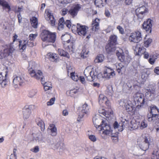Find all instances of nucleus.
<instances>
[{"instance_id": "58", "label": "nucleus", "mask_w": 159, "mask_h": 159, "mask_svg": "<svg viewBox=\"0 0 159 159\" xmlns=\"http://www.w3.org/2000/svg\"><path fill=\"white\" fill-rule=\"evenodd\" d=\"M89 52L87 49H83L81 53L83 55L84 57H86L88 54Z\"/></svg>"}, {"instance_id": "50", "label": "nucleus", "mask_w": 159, "mask_h": 159, "mask_svg": "<svg viewBox=\"0 0 159 159\" xmlns=\"http://www.w3.org/2000/svg\"><path fill=\"white\" fill-rule=\"evenodd\" d=\"M77 90L74 89H72L70 91H68L66 92L67 94L69 96L72 97L74 95L77 93Z\"/></svg>"}, {"instance_id": "61", "label": "nucleus", "mask_w": 159, "mask_h": 159, "mask_svg": "<svg viewBox=\"0 0 159 159\" xmlns=\"http://www.w3.org/2000/svg\"><path fill=\"white\" fill-rule=\"evenodd\" d=\"M65 24L66 25L67 27L69 28H70L71 26V22L70 20H66L65 23Z\"/></svg>"}, {"instance_id": "56", "label": "nucleus", "mask_w": 159, "mask_h": 159, "mask_svg": "<svg viewBox=\"0 0 159 159\" xmlns=\"http://www.w3.org/2000/svg\"><path fill=\"white\" fill-rule=\"evenodd\" d=\"M55 100V98L54 97L51 98L49 101L47 102V105L48 106H51L53 105Z\"/></svg>"}, {"instance_id": "52", "label": "nucleus", "mask_w": 159, "mask_h": 159, "mask_svg": "<svg viewBox=\"0 0 159 159\" xmlns=\"http://www.w3.org/2000/svg\"><path fill=\"white\" fill-rule=\"evenodd\" d=\"M13 35H14L12 37L13 42L12 43H10L9 44H11V46H12L14 48V46H13V43H14L16 41L18 42V41L19 40L18 39H17L18 36L17 34H14Z\"/></svg>"}, {"instance_id": "64", "label": "nucleus", "mask_w": 159, "mask_h": 159, "mask_svg": "<svg viewBox=\"0 0 159 159\" xmlns=\"http://www.w3.org/2000/svg\"><path fill=\"white\" fill-rule=\"evenodd\" d=\"M154 73L157 75H159V66L156 67L154 70Z\"/></svg>"}, {"instance_id": "1", "label": "nucleus", "mask_w": 159, "mask_h": 159, "mask_svg": "<svg viewBox=\"0 0 159 159\" xmlns=\"http://www.w3.org/2000/svg\"><path fill=\"white\" fill-rule=\"evenodd\" d=\"M96 120H93V122L97 129L99 131L101 136L103 139H105L107 136L109 135L112 133L110 126L105 123V121L102 120L101 124L98 125L96 123Z\"/></svg>"}, {"instance_id": "7", "label": "nucleus", "mask_w": 159, "mask_h": 159, "mask_svg": "<svg viewBox=\"0 0 159 159\" xmlns=\"http://www.w3.org/2000/svg\"><path fill=\"white\" fill-rule=\"evenodd\" d=\"M29 74L30 76L37 80H40L41 83L43 84L44 82V78L43 76L42 72L40 70H38L36 72L35 70L32 68L29 70Z\"/></svg>"}, {"instance_id": "41", "label": "nucleus", "mask_w": 159, "mask_h": 159, "mask_svg": "<svg viewBox=\"0 0 159 159\" xmlns=\"http://www.w3.org/2000/svg\"><path fill=\"white\" fill-rule=\"evenodd\" d=\"M43 85L44 89L45 91L50 89L52 88L51 82H45Z\"/></svg>"}, {"instance_id": "47", "label": "nucleus", "mask_w": 159, "mask_h": 159, "mask_svg": "<svg viewBox=\"0 0 159 159\" xmlns=\"http://www.w3.org/2000/svg\"><path fill=\"white\" fill-rule=\"evenodd\" d=\"M70 77L74 81H77L79 79L78 75L74 72H72L70 74Z\"/></svg>"}, {"instance_id": "43", "label": "nucleus", "mask_w": 159, "mask_h": 159, "mask_svg": "<svg viewBox=\"0 0 159 159\" xmlns=\"http://www.w3.org/2000/svg\"><path fill=\"white\" fill-rule=\"evenodd\" d=\"M150 144L142 142L141 144L139 145V147L142 150L145 151L149 148Z\"/></svg>"}, {"instance_id": "59", "label": "nucleus", "mask_w": 159, "mask_h": 159, "mask_svg": "<svg viewBox=\"0 0 159 159\" xmlns=\"http://www.w3.org/2000/svg\"><path fill=\"white\" fill-rule=\"evenodd\" d=\"M148 75L145 72H143L141 75V78L144 80H146L148 78Z\"/></svg>"}, {"instance_id": "2", "label": "nucleus", "mask_w": 159, "mask_h": 159, "mask_svg": "<svg viewBox=\"0 0 159 159\" xmlns=\"http://www.w3.org/2000/svg\"><path fill=\"white\" fill-rule=\"evenodd\" d=\"M40 36L43 42L51 43H54L57 38L56 32H52L46 30H43L42 31Z\"/></svg>"}, {"instance_id": "42", "label": "nucleus", "mask_w": 159, "mask_h": 159, "mask_svg": "<svg viewBox=\"0 0 159 159\" xmlns=\"http://www.w3.org/2000/svg\"><path fill=\"white\" fill-rule=\"evenodd\" d=\"M97 73L96 72H95L94 71H91L89 74V76L88 77H91V79H88L89 81H92L95 79L96 77L97 76Z\"/></svg>"}, {"instance_id": "14", "label": "nucleus", "mask_w": 159, "mask_h": 159, "mask_svg": "<svg viewBox=\"0 0 159 159\" xmlns=\"http://www.w3.org/2000/svg\"><path fill=\"white\" fill-rule=\"evenodd\" d=\"M103 74V77L108 79L113 77L115 75V71L113 69L106 67H105Z\"/></svg>"}, {"instance_id": "5", "label": "nucleus", "mask_w": 159, "mask_h": 159, "mask_svg": "<svg viewBox=\"0 0 159 159\" xmlns=\"http://www.w3.org/2000/svg\"><path fill=\"white\" fill-rule=\"evenodd\" d=\"M133 98L135 103L138 104L136 106L138 109H140L147 103L144 94L141 93H136L133 96Z\"/></svg>"}, {"instance_id": "19", "label": "nucleus", "mask_w": 159, "mask_h": 159, "mask_svg": "<svg viewBox=\"0 0 159 159\" xmlns=\"http://www.w3.org/2000/svg\"><path fill=\"white\" fill-rule=\"evenodd\" d=\"M13 77V83L14 85L21 86L24 82V78L21 76L15 75Z\"/></svg>"}, {"instance_id": "40", "label": "nucleus", "mask_w": 159, "mask_h": 159, "mask_svg": "<svg viewBox=\"0 0 159 159\" xmlns=\"http://www.w3.org/2000/svg\"><path fill=\"white\" fill-rule=\"evenodd\" d=\"M152 42V39L151 38L146 39L145 38L144 39L143 45L146 48H148L149 46Z\"/></svg>"}, {"instance_id": "35", "label": "nucleus", "mask_w": 159, "mask_h": 159, "mask_svg": "<svg viewBox=\"0 0 159 159\" xmlns=\"http://www.w3.org/2000/svg\"><path fill=\"white\" fill-rule=\"evenodd\" d=\"M58 52L59 54L62 56H63L67 58H69L70 56L69 53L62 49H58Z\"/></svg>"}, {"instance_id": "34", "label": "nucleus", "mask_w": 159, "mask_h": 159, "mask_svg": "<svg viewBox=\"0 0 159 159\" xmlns=\"http://www.w3.org/2000/svg\"><path fill=\"white\" fill-rule=\"evenodd\" d=\"M71 37V36L68 34L62 35L61 37V39L63 42V43H65L66 42H70Z\"/></svg>"}, {"instance_id": "46", "label": "nucleus", "mask_w": 159, "mask_h": 159, "mask_svg": "<svg viewBox=\"0 0 159 159\" xmlns=\"http://www.w3.org/2000/svg\"><path fill=\"white\" fill-rule=\"evenodd\" d=\"M148 125L147 123L145 120H143L139 123V128L141 129H143L146 128Z\"/></svg>"}, {"instance_id": "36", "label": "nucleus", "mask_w": 159, "mask_h": 159, "mask_svg": "<svg viewBox=\"0 0 159 159\" xmlns=\"http://www.w3.org/2000/svg\"><path fill=\"white\" fill-rule=\"evenodd\" d=\"M50 129L51 131V135L52 136H55L57 134V129L54 125L51 124L49 125Z\"/></svg>"}, {"instance_id": "4", "label": "nucleus", "mask_w": 159, "mask_h": 159, "mask_svg": "<svg viewBox=\"0 0 159 159\" xmlns=\"http://www.w3.org/2000/svg\"><path fill=\"white\" fill-rule=\"evenodd\" d=\"M14 49L11 44H6L0 47V59L7 57L11 54Z\"/></svg>"}, {"instance_id": "26", "label": "nucleus", "mask_w": 159, "mask_h": 159, "mask_svg": "<svg viewBox=\"0 0 159 159\" xmlns=\"http://www.w3.org/2000/svg\"><path fill=\"white\" fill-rule=\"evenodd\" d=\"M106 51L108 54H111L116 50L115 46L107 43L105 47Z\"/></svg>"}, {"instance_id": "11", "label": "nucleus", "mask_w": 159, "mask_h": 159, "mask_svg": "<svg viewBox=\"0 0 159 159\" xmlns=\"http://www.w3.org/2000/svg\"><path fill=\"white\" fill-rule=\"evenodd\" d=\"M44 16L45 19L48 21H49V22L51 26H55L56 20L53 16V13H51L49 10L48 9L45 10Z\"/></svg>"}, {"instance_id": "39", "label": "nucleus", "mask_w": 159, "mask_h": 159, "mask_svg": "<svg viewBox=\"0 0 159 159\" xmlns=\"http://www.w3.org/2000/svg\"><path fill=\"white\" fill-rule=\"evenodd\" d=\"M107 99V98L103 94H100L99 96V102L100 104L104 103Z\"/></svg>"}, {"instance_id": "10", "label": "nucleus", "mask_w": 159, "mask_h": 159, "mask_svg": "<svg viewBox=\"0 0 159 159\" xmlns=\"http://www.w3.org/2000/svg\"><path fill=\"white\" fill-rule=\"evenodd\" d=\"M148 9L145 6L140 7L135 10V14L138 19H142L146 13L148 12Z\"/></svg>"}, {"instance_id": "51", "label": "nucleus", "mask_w": 159, "mask_h": 159, "mask_svg": "<svg viewBox=\"0 0 159 159\" xmlns=\"http://www.w3.org/2000/svg\"><path fill=\"white\" fill-rule=\"evenodd\" d=\"M104 59V56L102 54H99L96 57L95 60L97 62H102Z\"/></svg>"}, {"instance_id": "8", "label": "nucleus", "mask_w": 159, "mask_h": 159, "mask_svg": "<svg viewBox=\"0 0 159 159\" xmlns=\"http://www.w3.org/2000/svg\"><path fill=\"white\" fill-rule=\"evenodd\" d=\"M142 39L141 33L139 31L132 33L129 37V41L134 43H138Z\"/></svg>"}, {"instance_id": "30", "label": "nucleus", "mask_w": 159, "mask_h": 159, "mask_svg": "<svg viewBox=\"0 0 159 159\" xmlns=\"http://www.w3.org/2000/svg\"><path fill=\"white\" fill-rule=\"evenodd\" d=\"M139 122L137 121L135 119H133L130 122L129 126L132 129H135L139 128Z\"/></svg>"}, {"instance_id": "22", "label": "nucleus", "mask_w": 159, "mask_h": 159, "mask_svg": "<svg viewBox=\"0 0 159 159\" xmlns=\"http://www.w3.org/2000/svg\"><path fill=\"white\" fill-rule=\"evenodd\" d=\"M155 93V89H149L146 92L145 95L148 99L151 100L154 98Z\"/></svg>"}, {"instance_id": "31", "label": "nucleus", "mask_w": 159, "mask_h": 159, "mask_svg": "<svg viewBox=\"0 0 159 159\" xmlns=\"http://www.w3.org/2000/svg\"><path fill=\"white\" fill-rule=\"evenodd\" d=\"M30 21L32 26L34 28H37L38 26V19L35 16L32 17L30 19Z\"/></svg>"}, {"instance_id": "62", "label": "nucleus", "mask_w": 159, "mask_h": 159, "mask_svg": "<svg viewBox=\"0 0 159 159\" xmlns=\"http://www.w3.org/2000/svg\"><path fill=\"white\" fill-rule=\"evenodd\" d=\"M68 10L66 8H63L61 10V13L62 15L64 16L68 13Z\"/></svg>"}, {"instance_id": "3", "label": "nucleus", "mask_w": 159, "mask_h": 159, "mask_svg": "<svg viewBox=\"0 0 159 159\" xmlns=\"http://www.w3.org/2000/svg\"><path fill=\"white\" fill-rule=\"evenodd\" d=\"M149 113L147 115L148 120L149 121L156 122L157 119H159V109L154 105H151L149 109Z\"/></svg>"}, {"instance_id": "17", "label": "nucleus", "mask_w": 159, "mask_h": 159, "mask_svg": "<svg viewBox=\"0 0 159 159\" xmlns=\"http://www.w3.org/2000/svg\"><path fill=\"white\" fill-rule=\"evenodd\" d=\"M34 106L33 105H26L23 109V117L24 119L28 118L31 114V110L32 107Z\"/></svg>"}, {"instance_id": "54", "label": "nucleus", "mask_w": 159, "mask_h": 159, "mask_svg": "<svg viewBox=\"0 0 159 159\" xmlns=\"http://www.w3.org/2000/svg\"><path fill=\"white\" fill-rule=\"evenodd\" d=\"M116 29L118 30L120 34H125L124 29L122 26L120 25H118L116 27Z\"/></svg>"}, {"instance_id": "18", "label": "nucleus", "mask_w": 159, "mask_h": 159, "mask_svg": "<svg viewBox=\"0 0 159 159\" xmlns=\"http://www.w3.org/2000/svg\"><path fill=\"white\" fill-rule=\"evenodd\" d=\"M78 27L77 33L80 36H85L88 31V27L85 25L80 24Z\"/></svg>"}, {"instance_id": "23", "label": "nucleus", "mask_w": 159, "mask_h": 159, "mask_svg": "<svg viewBox=\"0 0 159 159\" xmlns=\"http://www.w3.org/2000/svg\"><path fill=\"white\" fill-rule=\"evenodd\" d=\"M116 55L119 61L122 62H128V60L127 58L128 57L125 55V54L122 51V52H120L118 51L116 52Z\"/></svg>"}, {"instance_id": "28", "label": "nucleus", "mask_w": 159, "mask_h": 159, "mask_svg": "<svg viewBox=\"0 0 159 159\" xmlns=\"http://www.w3.org/2000/svg\"><path fill=\"white\" fill-rule=\"evenodd\" d=\"M116 70L119 73L122 74L125 70V68L122 63H120L116 64Z\"/></svg>"}, {"instance_id": "53", "label": "nucleus", "mask_w": 159, "mask_h": 159, "mask_svg": "<svg viewBox=\"0 0 159 159\" xmlns=\"http://www.w3.org/2000/svg\"><path fill=\"white\" fill-rule=\"evenodd\" d=\"M37 91L36 89H32L30 91L29 93V96L30 97H34L37 93Z\"/></svg>"}, {"instance_id": "20", "label": "nucleus", "mask_w": 159, "mask_h": 159, "mask_svg": "<svg viewBox=\"0 0 159 159\" xmlns=\"http://www.w3.org/2000/svg\"><path fill=\"white\" fill-rule=\"evenodd\" d=\"M63 46L65 49L68 52H73L75 47L73 42H66L63 43Z\"/></svg>"}, {"instance_id": "27", "label": "nucleus", "mask_w": 159, "mask_h": 159, "mask_svg": "<svg viewBox=\"0 0 159 159\" xmlns=\"http://www.w3.org/2000/svg\"><path fill=\"white\" fill-rule=\"evenodd\" d=\"M107 3V0H95L94 4L96 7L101 8L105 5Z\"/></svg>"}, {"instance_id": "57", "label": "nucleus", "mask_w": 159, "mask_h": 159, "mask_svg": "<svg viewBox=\"0 0 159 159\" xmlns=\"http://www.w3.org/2000/svg\"><path fill=\"white\" fill-rule=\"evenodd\" d=\"M37 36V34H30L29 36V40L34 41Z\"/></svg>"}, {"instance_id": "21", "label": "nucleus", "mask_w": 159, "mask_h": 159, "mask_svg": "<svg viewBox=\"0 0 159 159\" xmlns=\"http://www.w3.org/2000/svg\"><path fill=\"white\" fill-rule=\"evenodd\" d=\"M100 20L97 18L93 20L91 24V30L93 31H96L99 29Z\"/></svg>"}, {"instance_id": "15", "label": "nucleus", "mask_w": 159, "mask_h": 159, "mask_svg": "<svg viewBox=\"0 0 159 159\" xmlns=\"http://www.w3.org/2000/svg\"><path fill=\"white\" fill-rule=\"evenodd\" d=\"M81 8L80 5L77 4L69 11L68 14L72 17L74 18L77 15L78 11Z\"/></svg>"}, {"instance_id": "25", "label": "nucleus", "mask_w": 159, "mask_h": 159, "mask_svg": "<svg viewBox=\"0 0 159 159\" xmlns=\"http://www.w3.org/2000/svg\"><path fill=\"white\" fill-rule=\"evenodd\" d=\"M108 43L115 46L117 44V37L116 35L112 34L109 38Z\"/></svg>"}, {"instance_id": "13", "label": "nucleus", "mask_w": 159, "mask_h": 159, "mask_svg": "<svg viewBox=\"0 0 159 159\" xmlns=\"http://www.w3.org/2000/svg\"><path fill=\"white\" fill-rule=\"evenodd\" d=\"M8 73L7 68L0 72V84L2 86H4L6 84V79Z\"/></svg>"}, {"instance_id": "45", "label": "nucleus", "mask_w": 159, "mask_h": 159, "mask_svg": "<svg viewBox=\"0 0 159 159\" xmlns=\"http://www.w3.org/2000/svg\"><path fill=\"white\" fill-rule=\"evenodd\" d=\"M80 24L77 23L76 25H72L70 27L72 32L75 34L77 33L78 30V26H79Z\"/></svg>"}, {"instance_id": "16", "label": "nucleus", "mask_w": 159, "mask_h": 159, "mask_svg": "<svg viewBox=\"0 0 159 159\" xmlns=\"http://www.w3.org/2000/svg\"><path fill=\"white\" fill-rule=\"evenodd\" d=\"M146 50V49L143 46L141 47L139 43L137 44L134 50L135 54L140 56H141Z\"/></svg>"}, {"instance_id": "44", "label": "nucleus", "mask_w": 159, "mask_h": 159, "mask_svg": "<svg viewBox=\"0 0 159 159\" xmlns=\"http://www.w3.org/2000/svg\"><path fill=\"white\" fill-rule=\"evenodd\" d=\"M47 55L49 57V58L53 61H55L57 59V55L56 54L52 53H48Z\"/></svg>"}, {"instance_id": "63", "label": "nucleus", "mask_w": 159, "mask_h": 159, "mask_svg": "<svg viewBox=\"0 0 159 159\" xmlns=\"http://www.w3.org/2000/svg\"><path fill=\"white\" fill-rule=\"evenodd\" d=\"M89 139L93 142H94L96 141L97 139L95 136L92 135H90L89 137Z\"/></svg>"}, {"instance_id": "29", "label": "nucleus", "mask_w": 159, "mask_h": 159, "mask_svg": "<svg viewBox=\"0 0 159 159\" xmlns=\"http://www.w3.org/2000/svg\"><path fill=\"white\" fill-rule=\"evenodd\" d=\"M19 49L20 52H23L25 49L26 48V40L21 41L20 40L18 41Z\"/></svg>"}, {"instance_id": "37", "label": "nucleus", "mask_w": 159, "mask_h": 159, "mask_svg": "<svg viewBox=\"0 0 159 159\" xmlns=\"http://www.w3.org/2000/svg\"><path fill=\"white\" fill-rule=\"evenodd\" d=\"M140 139L142 140V142H143L150 144V138L148 135L143 136L140 138Z\"/></svg>"}, {"instance_id": "49", "label": "nucleus", "mask_w": 159, "mask_h": 159, "mask_svg": "<svg viewBox=\"0 0 159 159\" xmlns=\"http://www.w3.org/2000/svg\"><path fill=\"white\" fill-rule=\"evenodd\" d=\"M58 2L62 5L68 4L71 3L73 0H57Z\"/></svg>"}, {"instance_id": "24", "label": "nucleus", "mask_w": 159, "mask_h": 159, "mask_svg": "<svg viewBox=\"0 0 159 159\" xmlns=\"http://www.w3.org/2000/svg\"><path fill=\"white\" fill-rule=\"evenodd\" d=\"M0 6L2 7L3 10L7 9L8 12H9L11 10L10 5L8 2L5 0H0Z\"/></svg>"}, {"instance_id": "6", "label": "nucleus", "mask_w": 159, "mask_h": 159, "mask_svg": "<svg viewBox=\"0 0 159 159\" xmlns=\"http://www.w3.org/2000/svg\"><path fill=\"white\" fill-rule=\"evenodd\" d=\"M119 104L122 107L124 106V108L129 114H135L138 109L136 106L135 107L134 104L130 101H121L120 102Z\"/></svg>"}, {"instance_id": "38", "label": "nucleus", "mask_w": 159, "mask_h": 159, "mask_svg": "<svg viewBox=\"0 0 159 159\" xmlns=\"http://www.w3.org/2000/svg\"><path fill=\"white\" fill-rule=\"evenodd\" d=\"M58 22V29L60 30L63 28L64 25L65 24V22L63 17L60 18Z\"/></svg>"}, {"instance_id": "48", "label": "nucleus", "mask_w": 159, "mask_h": 159, "mask_svg": "<svg viewBox=\"0 0 159 159\" xmlns=\"http://www.w3.org/2000/svg\"><path fill=\"white\" fill-rule=\"evenodd\" d=\"M155 55H151L150 56V58L148 60V62L151 65H153L155 63L156 58H155Z\"/></svg>"}, {"instance_id": "55", "label": "nucleus", "mask_w": 159, "mask_h": 159, "mask_svg": "<svg viewBox=\"0 0 159 159\" xmlns=\"http://www.w3.org/2000/svg\"><path fill=\"white\" fill-rule=\"evenodd\" d=\"M26 45L29 47H33L34 45V41L30 40L26 41Z\"/></svg>"}, {"instance_id": "32", "label": "nucleus", "mask_w": 159, "mask_h": 159, "mask_svg": "<svg viewBox=\"0 0 159 159\" xmlns=\"http://www.w3.org/2000/svg\"><path fill=\"white\" fill-rule=\"evenodd\" d=\"M37 125L40 127L41 130L43 131L45 129L44 122L40 118H37L36 120Z\"/></svg>"}, {"instance_id": "33", "label": "nucleus", "mask_w": 159, "mask_h": 159, "mask_svg": "<svg viewBox=\"0 0 159 159\" xmlns=\"http://www.w3.org/2000/svg\"><path fill=\"white\" fill-rule=\"evenodd\" d=\"M123 126L124 124L123 122L120 123L119 124L116 121L113 124V126L115 129L118 128V130L120 131H122L123 129Z\"/></svg>"}, {"instance_id": "12", "label": "nucleus", "mask_w": 159, "mask_h": 159, "mask_svg": "<svg viewBox=\"0 0 159 159\" xmlns=\"http://www.w3.org/2000/svg\"><path fill=\"white\" fill-rule=\"evenodd\" d=\"M80 112L78 115V118H83L84 115L87 114L89 110V107L87 104L85 102L81 107L79 108Z\"/></svg>"}, {"instance_id": "60", "label": "nucleus", "mask_w": 159, "mask_h": 159, "mask_svg": "<svg viewBox=\"0 0 159 159\" xmlns=\"http://www.w3.org/2000/svg\"><path fill=\"white\" fill-rule=\"evenodd\" d=\"M30 151L33 152L37 153L39 151V148L38 146H36L30 149Z\"/></svg>"}, {"instance_id": "9", "label": "nucleus", "mask_w": 159, "mask_h": 159, "mask_svg": "<svg viewBox=\"0 0 159 159\" xmlns=\"http://www.w3.org/2000/svg\"><path fill=\"white\" fill-rule=\"evenodd\" d=\"M153 20L150 18H148L145 21L142 25L143 29L148 34L151 33Z\"/></svg>"}]
</instances>
